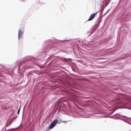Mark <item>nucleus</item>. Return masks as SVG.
I'll list each match as a JSON object with an SVG mask.
<instances>
[{"label":"nucleus","mask_w":131,"mask_h":131,"mask_svg":"<svg viewBox=\"0 0 131 131\" xmlns=\"http://www.w3.org/2000/svg\"><path fill=\"white\" fill-rule=\"evenodd\" d=\"M70 40H60L55 38H52L45 40L43 43V52H40L36 59L35 57L31 56L28 58V61L32 62L33 64L36 65L37 63L39 62V60H44V58L46 56V52L50 50L53 47H57V46H63L65 45H68L70 43Z\"/></svg>","instance_id":"1"},{"label":"nucleus","mask_w":131,"mask_h":131,"mask_svg":"<svg viewBox=\"0 0 131 131\" xmlns=\"http://www.w3.org/2000/svg\"><path fill=\"white\" fill-rule=\"evenodd\" d=\"M121 118H120V119L126 122L127 123H129V122L126 121V120H128L129 119H131V118H130L128 117L123 115H121Z\"/></svg>","instance_id":"2"},{"label":"nucleus","mask_w":131,"mask_h":131,"mask_svg":"<svg viewBox=\"0 0 131 131\" xmlns=\"http://www.w3.org/2000/svg\"><path fill=\"white\" fill-rule=\"evenodd\" d=\"M23 33L24 32L21 30L19 29L18 33V39L19 40L22 38Z\"/></svg>","instance_id":"3"},{"label":"nucleus","mask_w":131,"mask_h":131,"mask_svg":"<svg viewBox=\"0 0 131 131\" xmlns=\"http://www.w3.org/2000/svg\"><path fill=\"white\" fill-rule=\"evenodd\" d=\"M25 75L28 79H30L32 75L31 72L27 71L25 73Z\"/></svg>","instance_id":"4"},{"label":"nucleus","mask_w":131,"mask_h":131,"mask_svg":"<svg viewBox=\"0 0 131 131\" xmlns=\"http://www.w3.org/2000/svg\"><path fill=\"white\" fill-rule=\"evenodd\" d=\"M99 11L96 12V13H94L92 14L91 16H90L89 18L88 19V21H90L91 20H92V19H93L94 18V17L95 16L96 14H97V13Z\"/></svg>","instance_id":"5"},{"label":"nucleus","mask_w":131,"mask_h":131,"mask_svg":"<svg viewBox=\"0 0 131 131\" xmlns=\"http://www.w3.org/2000/svg\"><path fill=\"white\" fill-rule=\"evenodd\" d=\"M119 114L117 113L115 115V117H114V119H120L121 118V116Z\"/></svg>","instance_id":"6"},{"label":"nucleus","mask_w":131,"mask_h":131,"mask_svg":"<svg viewBox=\"0 0 131 131\" xmlns=\"http://www.w3.org/2000/svg\"><path fill=\"white\" fill-rule=\"evenodd\" d=\"M55 126V125L52 123L49 125V128L50 129H52Z\"/></svg>","instance_id":"7"},{"label":"nucleus","mask_w":131,"mask_h":131,"mask_svg":"<svg viewBox=\"0 0 131 131\" xmlns=\"http://www.w3.org/2000/svg\"><path fill=\"white\" fill-rule=\"evenodd\" d=\"M101 20L102 19L101 17H99L98 20V21L97 22V25H98V26H99V25L100 24L101 22Z\"/></svg>","instance_id":"8"},{"label":"nucleus","mask_w":131,"mask_h":131,"mask_svg":"<svg viewBox=\"0 0 131 131\" xmlns=\"http://www.w3.org/2000/svg\"><path fill=\"white\" fill-rule=\"evenodd\" d=\"M58 120L57 119H56L54 120L52 123L54 124L55 125H56L57 122H58Z\"/></svg>","instance_id":"9"},{"label":"nucleus","mask_w":131,"mask_h":131,"mask_svg":"<svg viewBox=\"0 0 131 131\" xmlns=\"http://www.w3.org/2000/svg\"><path fill=\"white\" fill-rule=\"evenodd\" d=\"M10 122V123L9 124H8V125H6V126H8V125H10L12 122V121H9L8 122H8Z\"/></svg>","instance_id":"10"},{"label":"nucleus","mask_w":131,"mask_h":131,"mask_svg":"<svg viewBox=\"0 0 131 131\" xmlns=\"http://www.w3.org/2000/svg\"><path fill=\"white\" fill-rule=\"evenodd\" d=\"M115 115H114L113 116H110V117H111V118H112L113 119H114V117H115Z\"/></svg>","instance_id":"11"},{"label":"nucleus","mask_w":131,"mask_h":131,"mask_svg":"<svg viewBox=\"0 0 131 131\" xmlns=\"http://www.w3.org/2000/svg\"><path fill=\"white\" fill-rule=\"evenodd\" d=\"M14 129L13 128H11L10 129H7L6 131H11L12 130Z\"/></svg>","instance_id":"12"},{"label":"nucleus","mask_w":131,"mask_h":131,"mask_svg":"<svg viewBox=\"0 0 131 131\" xmlns=\"http://www.w3.org/2000/svg\"><path fill=\"white\" fill-rule=\"evenodd\" d=\"M20 110V108H19L18 110V112H17V114H19V112Z\"/></svg>","instance_id":"13"},{"label":"nucleus","mask_w":131,"mask_h":131,"mask_svg":"<svg viewBox=\"0 0 131 131\" xmlns=\"http://www.w3.org/2000/svg\"><path fill=\"white\" fill-rule=\"evenodd\" d=\"M68 122V121H62V122H63V123H67V122Z\"/></svg>","instance_id":"14"},{"label":"nucleus","mask_w":131,"mask_h":131,"mask_svg":"<svg viewBox=\"0 0 131 131\" xmlns=\"http://www.w3.org/2000/svg\"><path fill=\"white\" fill-rule=\"evenodd\" d=\"M40 4L42 5L44 4V3H42V2L41 3L40 2Z\"/></svg>","instance_id":"15"},{"label":"nucleus","mask_w":131,"mask_h":131,"mask_svg":"<svg viewBox=\"0 0 131 131\" xmlns=\"http://www.w3.org/2000/svg\"><path fill=\"white\" fill-rule=\"evenodd\" d=\"M109 11V10H108L104 14V15L106 14H107Z\"/></svg>","instance_id":"16"},{"label":"nucleus","mask_w":131,"mask_h":131,"mask_svg":"<svg viewBox=\"0 0 131 131\" xmlns=\"http://www.w3.org/2000/svg\"><path fill=\"white\" fill-rule=\"evenodd\" d=\"M100 114L99 113H94V114Z\"/></svg>","instance_id":"17"},{"label":"nucleus","mask_w":131,"mask_h":131,"mask_svg":"<svg viewBox=\"0 0 131 131\" xmlns=\"http://www.w3.org/2000/svg\"><path fill=\"white\" fill-rule=\"evenodd\" d=\"M102 11H101V16L102 15Z\"/></svg>","instance_id":"18"},{"label":"nucleus","mask_w":131,"mask_h":131,"mask_svg":"<svg viewBox=\"0 0 131 131\" xmlns=\"http://www.w3.org/2000/svg\"><path fill=\"white\" fill-rule=\"evenodd\" d=\"M127 55H126V56L124 57V58H126L127 57Z\"/></svg>","instance_id":"19"},{"label":"nucleus","mask_w":131,"mask_h":131,"mask_svg":"<svg viewBox=\"0 0 131 131\" xmlns=\"http://www.w3.org/2000/svg\"><path fill=\"white\" fill-rule=\"evenodd\" d=\"M128 124L131 125V123L129 122V123H128Z\"/></svg>","instance_id":"20"},{"label":"nucleus","mask_w":131,"mask_h":131,"mask_svg":"<svg viewBox=\"0 0 131 131\" xmlns=\"http://www.w3.org/2000/svg\"><path fill=\"white\" fill-rule=\"evenodd\" d=\"M7 72H9V71H7Z\"/></svg>","instance_id":"21"},{"label":"nucleus","mask_w":131,"mask_h":131,"mask_svg":"<svg viewBox=\"0 0 131 131\" xmlns=\"http://www.w3.org/2000/svg\"><path fill=\"white\" fill-rule=\"evenodd\" d=\"M6 130V129L5 128V130H4V131H5V130Z\"/></svg>","instance_id":"22"},{"label":"nucleus","mask_w":131,"mask_h":131,"mask_svg":"<svg viewBox=\"0 0 131 131\" xmlns=\"http://www.w3.org/2000/svg\"><path fill=\"white\" fill-rule=\"evenodd\" d=\"M25 63V62H23V63Z\"/></svg>","instance_id":"23"},{"label":"nucleus","mask_w":131,"mask_h":131,"mask_svg":"<svg viewBox=\"0 0 131 131\" xmlns=\"http://www.w3.org/2000/svg\"><path fill=\"white\" fill-rule=\"evenodd\" d=\"M16 65H15V67H16Z\"/></svg>","instance_id":"24"}]
</instances>
